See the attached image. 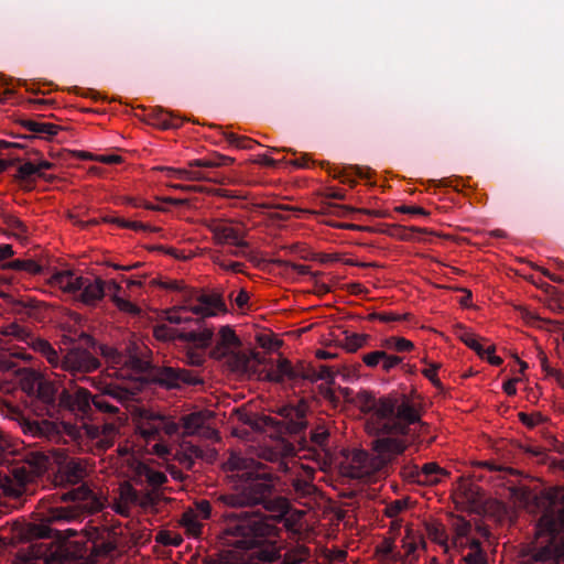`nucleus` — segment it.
I'll list each match as a JSON object with an SVG mask.
<instances>
[{
  "label": "nucleus",
  "instance_id": "nucleus-38",
  "mask_svg": "<svg viewBox=\"0 0 564 564\" xmlns=\"http://www.w3.org/2000/svg\"><path fill=\"white\" fill-rule=\"evenodd\" d=\"M212 261L224 269L225 271H230L235 273L242 272L243 263L238 261H227L220 253H214L212 256Z\"/></svg>",
  "mask_w": 564,
  "mask_h": 564
},
{
  "label": "nucleus",
  "instance_id": "nucleus-61",
  "mask_svg": "<svg viewBox=\"0 0 564 564\" xmlns=\"http://www.w3.org/2000/svg\"><path fill=\"white\" fill-rule=\"evenodd\" d=\"M494 351H495V347L492 345H486L484 359H487L488 362L494 366H499L502 362V359L499 356H496L494 354Z\"/></svg>",
  "mask_w": 564,
  "mask_h": 564
},
{
  "label": "nucleus",
  "instance_id": "nucleus-32",
  "mask_svg": "<svg viewBox=\"0 0 564 564\" xmlns=\"http://www.w3.org/2000/svg\"><path fill=\"white\" fill-rule=\"evenodd\" d=\"M460 341L473 349L480 358H485L486 340L470 332L460 333Z\"/></svg>",
  "mask_w": 564,
  "mask_h": 564
},
{
  "label": "nucleus",
  "instance_id": "nucleus-59",
  "mask_svg": "<svg viewBox=\"0 0 564 564\" xmlns=\"http://www.w3.org/2000/svg\"><path fill=\"white\" fill-rule=\"evenodd\" d=\"M161 430L164 431L167 435H173L178 431V424L175 421L162 415Z\"/></svg>",
  "mask_w": 564,
  "mask_h": 564
},
{
  "label": "nucleus",
  "instance_id": "nucleus-46",
  "mask_svg": "<svg viewBox=\"0 0 564 564\" xmlns=\"http://www.w3.org/2000/svg\"><path fill=\"white\" fill-rule=\"evenodd\" d=\"M3 334L7 335V336H12L19 340H22V341H26L30 334L29 332L21 327L20 325L18 324H10L8 325L4 330H3Z\"/></svg>",
  "mask_w": 564,
  "mask_h": 564
},
{
  "label": "nucleus",
  "instance_id": "nucleus-42",
  "mask_svg": "<svg viewBox=\"0 0 564 564\" xmlns=\"http://www.w3.org/2000/svg\"><path fill=\"white\" fill-rule=\"evenodd\" d=\"M11 268L15 269V270H22V271H25L30 274H37L41 272L42 270V267L35 262L34 260H14L12 263H11Z\"/></svg>",
  "mask_w": 564,
  "mask_h": 564
},
{
  "label": "nucleus",
  "instance_id": "nucleus-51",
  "mask_svg": "<svg viewBox=\"0 0 564 564\" xmlns=\"http://www.w3.org/2000/svg\"><path fill=\"white\" fill-rule=\"evenodd\" d=\"M478 305L471 301V292L460 288V311H476Z\"/></svg>",
  "mask_w": 564,
  "mask_h": 564
},
{
  "label": "nucleus",
  "instance_id": "nucleus-25",
  "mask_svg": "<svg viewBox=\"0 0 564 564\" xmlns=\"http://www.w3.org/2000/svg\"><path fill=\"white\" fill-rule=\"evenodd\" d=\"M369 340L370 335L368 334L345 332L341 346L348 352H356L357 350L368 346Z\"/></svg>",
  "mask_w": 564,
  "mask_h": 564
},
{
  "label": "nucleus",
  "instance_id": "nucleus-29",
  "mask_svg": "<svg viewBox=\"0 0 564 564\" xmlns=\"http://www.w3.org/2000/svg\"><path fill=\"white\" fill-rule=\"evenodd\" d=\"M6 226L9 234L20 241H25L30 235L25 224L15 216H7Z\"/></svg>",
  "mask_w": 564,
  "mask_h": 564
},
{
  "label": "nucleus",
  "instance_id": "nucleus-41",
  "mask_svg": "<svg viewBox=\"0 0 564 564\" xmlns=\"http://www.w3.org/2000/svg\"><path fill=\"white\" fill-rule=\"evenodd\" d=\"M390 350H386L383 360L381 362V369L383 372L389 373L394 368L399 367L404 358L400 355L389 354Z\"/></svg>",
  "mask_w": 564,
  "mask_h": 564
},
{
  "label": "nucleus",
  "instance_id": "nucleus-11",
  "mask_svg": "<svg viewBox=\"0 0 564 564\" xmlns=\"http://www.w3.org/2000/svg\"><path fill=\"white\" fill-rule=\"evenodd\" d=\"M99 366L98 360L88 351L73 349L63 359L62 368L70 372H90Z\"/></svg>",
  "mask_w": 564,
  "mask_h": 564
},
{
  "label": "nucleus",
  "instance_id": "nucleus-17",
  "mask_svg": "<svg viewBox=\"0 0 564 564\" xmlns=\"http://www.w3.org/2000/svg\"><path fill=\"white\" fill-rule=\"evenodd\" d=\"M411 476L417 484L433 486L442 481L447 473L436 463H426L421 468L415 466Z\"/></svg>",
  "mask_w": 564,
  "mask_h": 564
},
{
  "label": "nucleus",
  "instance_id": "nucleus-34",
  "mask_svg": "<svg viewBox=\"0 0 564 564\" xmlns=\"http://www.w3.org/2000/svg\"><path fill=\"white\" fill-rule=\"evenodd\" d=\"M191 313L188 311V304L183 302L182 305L175 306L169 311H166V321L171 324H182L191 321V317L188 315Z\"/></svg>",
  "mask_w": 564,
  "mask_h": 564
},
{
  "label": "nucleus",
  "instance_id": "nucleus-64",
  "mask_svg": "<svg viewBox=\"0 0 564 564\" xmlns=\"http://www.w3.org/2000/svg\"><path fill=\"white\" fill-rule=\"evenodd\" d=\"M519 417L522 423H524L528 426H534L539 423L541 415L540 414H527V413H519Z\"/></svg>",
  "mask_w": 564,
  "mask_h": 564
},
{
  "label": "nucleus",
  "instance_id": "nucleus-18",
  "mask_svg": "<svg viewBox=\"0 0 564 564\" xmlns=\"http://www.w3.org/2000/svg\"><path fill=\"white\" fill-rule=\"evenodd\" d=\"M51 283L63 292L75 294L82 290L84 278L73 271L65 270L53 274Z\"/></svg>",
  "mask_w": 564,
  "mask_h": 564
},
{
  "label": "nucleus",
  "instance_id": "nucleus-36",
  "mask_svg": "<svg viewBox=\"0 0 564 564\" xmlns=\"http://www.w3.org/2000/svg\"><path fill=\"white\" fill-rule=\"evenodd\" d=\"M159 285L165 290L178 292L183 302H185L187 296L188 299L193 296V289H189L182 280L161 281Z\"/></svg>",
  "mask_w": 564,
  "mask_h": 564
},
{
  "label": "nucleus",
  "instance_id": "nucleus-16",
  "mask_svg": "<svg viewBox=\"0 0 564 564\" xmlns=\"http://www.w3.org/2000/svg\"><path fill=\"white\" fill-rule=\"evenodd\" d=\"M138 503L144 506V501H139L135 489L129 482L121 484L112 505L113 510L121 516H128L131 507Z\"/></svg>",
  "mask_w": 564,
  "mask_h": 564
},
{
  "label": "nucleus",
  "instance_id": "nucleus-33",
  "mask_svg": "<svg viewBox=\"0 0 564 564\" xmlns=\"http://www.w3.org/2000/svg\"><path fill=\"white\" fill-rule=\"evenodd\" d=\"M137 473L140 476H144L148 482L154 487H159L167 480L166 476L162 471L153 470L141 463L137 466Z\"/></svg>",
  "mask_w": 564,
  "mask_h": 564
},
{
  "label": "nucleus",
  "instance_id": "nucleus-23",
  "mask_svg": "<svg viewBox=\"0 0 564 564\" xmlns=\"http://www.w3.org/2000/svg\"><path fill=\"white\" fill-rule=\"evenodd\" d=\"M234 162H235V160L230 156H227V155H224L220 153H214L209 158L192 160L187 163V166L215 169V167L229 166Z\"/></svg>",
  "mask_w": 564,
  "mask_h": 564
},
{
  "label": "nucleus",
  "instance_id": "nucleus-28",
  "mask_svg": "<svg viewBox=\"0 0 564 564\" xmlns=\"http://www.w3.org/2000/svg\"><path fill=\"white\" fill-rule=\"evenodd\" d=\"M295 377L292 365L286 359H280L276 364L275 369L270 370L267 373V378L270 381L281 382L285 378L292 379Z\"/></svg>",
  "mask_w": 564,
  "mask_h": 564
},
{
  "label": "nucleus",
  "instance_id": "nucleus-47",
  "mask_svg": "<svg viewBox=\"0 0 564 564\" xmlns=\"http://www.w3.org/2000/svg\"><path fill=\"white\" fill-rule=\"evenodd\" d=\"M77 516V511L73 508H56L52 511L51 519L52 520H70Z\"/></svg>",
  "mask_w": 564,
  "mask_h": 564
},
{
  "label": "nucleus",
  "instance_id": "nucleus-57",
  "mask_svg": "<svg viewBox=\"0 0 564 564\" xmlns=\"http://www.w3.org/2000/svg\"><path fill=\"white\" fill-rule=\"evenodd\" d=\"M437 369L438 365L432 364L423 370V375L436 387L441 384V381L437 378Z\"/></svg>",
  "mask_w": 564,
  "mask_h": 564
},
{
  "label": "nucleus",
  "instance_id": "nucleus-31",
  "mask_svg": "<svg viewBox=\"0 0 564 564\" xmlns=\"http://www.w3.org/2000/svg\"><path fill=\"white\" fill-rule=\"evenodd\" d=\"M159 381L167 388L178 386V382H189L185 371H176L173 368H164L159 376Z\"/></svg>",
  "mask_w": 564,
  "mask_h": 564
},
{
  "label": "nucleus",
  "instance_id": "nucleus-40",
  "mask_svg": "<svg viewBox=\"0 0 564 564\" xmlns=\"http://www.w3.org/2000/svg\"><path fill=\"white\" fill-rule=\"evenodd\" d=\"M185 337L198 347H206L213 338V332L210 329H204L199 333L192 332L185 335Z\"/></svg>",
  "mask_w": 564,
  "mask_h": 564
},
{
  "label": "nucleus",
  "instance_id": "nucleus-13",
  "mask_svg": "<svg viewBox=\"0 0 564 564\" xmlns=\"http://www.w3.org/2000/svg\"><path fill=\"white\" fill-rule=\"evenodd\" d=\"M406 448L404 441L393 437H381L372 443V449L380 460L379 465L387 464L397 455L402 454Z\"/></svg>",
  "mask_w": 564,
  "mask_h": 564
},
{
  "label": "nucleus",
  "instance_id": "nucleus-60",
  "mask_svg": "<svg viewBox=\"0 0 564 564\" xmlns=\"http://www.w3.org/2000/svg\"><path fill=\"white\" fill-rule=\"evenodd\" d=\"M522 381V377H514L506 381L502 386L503 391L508 395H514L517 393V383Z\"/></svg>",
  "mask_w": 564,
  "mask_h": 564
},
{
  "label": "nucleus",
  "instance_id": "nucleus-1",
  "mask_svg": "<svg viewBox=\"0 0 564 564\" xmlns=\"http://www.w3.org/2000/svg\"><path fill=\"white\" fill-rule=\"evenodd\" d=\"M278 520L273 517L250 514L239 519L229 530L236 538L231 549L223 550L216 557H209L207 564H248L242 551L259 547L258 556L265 562H273L280 556L278 544Z\"/></svg>",
  "mask_w": 564,
  "mask_h": 564
},
{
  "label": "nucleus",
  "instance_id": "nucleus-8",
  "mask_svg": "<svg viewBox=\"0 0 564 564\" xmlns=\"http://www.w3.org/2000/svg\"><path fill=\"white\" fill-rule=\"evenodd\" d=\"M213 236L216 245H229L237 248H247L248 243L243 239L241 228L236 226L231 220L224 218H204L202 220Z\"/></svg>",
  "mask_w": 564,
  "mask_h": 564
},
{
  "label": "nucleus",
  "instance_id": "nucleus-15",
  "mask_svg": "<svg viewBox=\"0 0 564 564\" xmlns=\"http://www.w3.org/2000/svg\"><path fill=\"white\" fill-rule=\"evenodd\" d=\"M59 403L76 415L84 416L90 409V394L83 388L77 389L74 393L64 391L59 397Z\"/></svg>",
  "mask_w": 564,
  "mask_h": 564
},
{
  "label": "nucleus",
  "instance_id": "nucleus-2",
  "mask_svg": "<svg viewBox=\"0 0 564 564\" xmlns=\"http://www.w3.org/2000/svg\"><path fill=\"white\" fill-rule=\"evenodd\" d=\"M102 355L107 362L105 377L122 380V383L105 382L104 387L99 388L102 395L94 397L93 403L95 408L102 412H115L117 408L107 400V397H112L119 401L129 400L134 394V387H132L131 381L137 379V375L143 368V362L132 352L127 355L112 347L104 348Z\"/></svg>",
  "mask_w": 564,
  "mask_h": 564
},
{
  "label": "nucleus",
  "instance_id": "nucleus-7",
  "mask_svg": "<svg viewBox=\"0 0 564 564\" xmlns=\"http://www.w3.org/2000/svg\"><path fill=\"white\" fill-rule=\"evenodd\" d=\"M226 466L231 471H237L236 477L243 481L241 485L242 490H251L253 494L250 500L256 501L263 496L265 473L262 470V465L256 463L251 458L241 457L232 454L226 463Z\"/></svg>",
  "mask_w": 564,
  "mask_h": 564
},
{
  "label": "nucleus",
  "instance_id": "nucleus-14",
  "mask_svg": "<svg viewBox=\"0 0 564 564\" xmlns=\"http://www.w3.org/2000/svg\"><path fill=\"white\" fill-rule=\"evenodd\" d=\"M87 475V463L83 459H70L64 465L59 466L55 476V481L58 484H77L82 481Z\"/></svg>",
  "mask_w": 564,
  "mask_h": 564
},
{
  "label": "nucleus",
  "instance_id": "nucleus-22",
  "mask_svg": "<svg viewBox=\"0 0 564 564\" xmlns=\"http://www.w3.org/2000/svg\"><path fill=\"white\" fill-rule=\"evenodd\" d=\"M460 564H487L478 542L460 543Z\"/></svg>",
  "mask_w": 564,
  "mask_h": 564
},
{
  "label": "nucleus",
  "instance_id": "nucleus-54",
  "mask_svg": "<svg viewBox=\"0 0 564 564\" xmlns=\"http://www.w3.org/2000/svg\"><path fill=\"white\" fill-rule=\"evenodd\" d=\"M123 203L131 205L133 207H142L150 210H159L160 208L155 205H152L144 200L141 197H124Z\"/></svg>",
  "mask_w": 564,
  "mask_h": 564
},
{
  "label": "nucleus",
  "instance_id": "nucleus-19",
  "mask_svg": "<svg viewBox=\"0 0 564 564\" xmlns=\"http://www.w3.org/2000/svg\"><path fill=\"white\" fill-rule=\"evenodd\" d=\"M53 166L52 162L44 159H39L34 162H24L18 167L15 178L23 182L33 180L35 176L41 177L44 171L51 170Z\"/></svg>",
  "mask_w": 564,
  "mask_h": 564
},
{
  "label": "nucleus",
  "instance_id": "nucleus-6",
  "mask_svg": "<svg viewBox=\"0 0 564 564\" xmlns=\"http://www.w3.org/2000/svg\"><path fill=\"white\" fill-rule=\"evenodd\" d=\"M50 465L48 456L41 452H31L25 457V464L13 470V478L2 477L1 489L7 496L19 497L23 492L24 485L42 475Z\"/></svg>",
  "mask_w": 564,
  "mask_h": 564
},
{
  "label": "nucleus",
  "instance_id": "nucleus-58",
  "mask_svg": "<svg viewBox=\"0 0 564 564\" xmlns=\"http://www.w3.org/2000/svg\"><path fill=\"white\" fill-rule=\"evenodd\" d=\"M543 497L551 502L561 501L564 502V489L563 488H552L547 490Z\"/></svg>",
  "mask_w": 564,
  "mask_h": 564
},
{
  "label": "nucleus",
  "instance_id": "nucleus-39",
  "mask_svg": "<svg viewBox=\"0 0 564 564\" xmlns=\"http://www.w3.org/2000/svg\"><path fill=\"white\" fill-rule=\"evenodd\" d=\"M34 347L40 350L47 359V361L52 366H57L58 364V355L54 350V348L50 345V343L45 340H36L35 343H32Z\"/></svg>",
  "mask_w": 564,
  "mask_h": 564
},
{
  "label": "nucleus",
  "instance_id": "nucleus-5",
  "mask_svg": "<svg viewBox=\"0 0 564 564\" xmlns=\"http://www.w3.org/2000/svg\"><path fill=\"white\" fill-rule=\"evenodd\" d=\"M240 340L229 326H223L218 339L210 351L214 359H225L227 367L235 373L251 377L258 371L259 355L253 351H240Z\"/></svg>",
  "mask_w": 564,
  "mask_h": 564
},
{
  "label": "nucleus",
  "instance_id": "nucleus-45",
  "mask_svg": "<svg viewBox=\"0 0 564 564\" xmlns=\"http://www.w3.org/2000/svg\"><path fill=\"white\" fill-rule=\"evenodd\" d=\"M408 507V500L398 499L388 503L384 508V514L389 518H394L404 511Z\"/></svg>",
  "mask_w": 564,
  "mask_h": 564
},
{
  "label": "nucleus",
  "instance_id": "nucleus-10",
  "mask_svg": "<svg viewBox=\"0 0 564 564\" xmlns=\"http://www.w3.org/2000/svg\"><path fill=\"white\" fill-rule=\"evenodd\" d=\"M185 303L188 304V311L192 314L203 317L215 316L220 312H225V305L217 295H199L198 292L193 290V296L186 299Z\"/></svg>",
  "mask_w": 564,
  "mask_h": 564
},
{
  "label": "nucleus",
  "instance_id": "nucleus-44",
  "mask_svg": "<svg viewBox=\"0 0 564 564\" xmlns=\"http://www.w3.org/2000/svg\"><path fill=\"white\" fill-rule=\"evenodd\" d=\"M386 349L382 348L380 350H373L367 354H364L361 359L362 362L369 368H376L381 365L384 357Z\"/></svg>",
  "mask_w": 564,
  "mask_h": 564
},
{
  "label": "nucleus",
  "instance_id": "nucleus-24",
  "mask_svg": "<svg viewBox=\"0 0 564 564\" xmlns=\"http://www.w3.org/2000/svg\"><path fill=\"white\" fill-rule=\"evenodd\" d=\"M380 346L386 350L394 351L398 354H408L415 349L413 341L401 336L386 337L380 341Z\"/></svg>",
  "mask_w": 564,
  "mask_h": 564
},
{
  "label": "nucleus",
  "instance_id": "nucleus-43",
  "mask_svg": "<svg viewBox=\"0 0 564 564\" xmlns=\"http://www.w3.org/2000/svg\"><path fill=\"white\" fill-rule=\"evenodd\" d=\"M153 335L156 339L166 341L176 338L177 332L165 324H160L154 327Z\"/></svg>",
  "mask_w": 564,
  "mask_h": 564
},
{
  "label": "nucleus",
  "instance_id": "nucleus-56",
  "mask_svg": "<svg viewBox=\"0 0 564 564\" xmlns=\"http://www.w3.org/2000/svg\"><path fill=\"white\" fill-rule=\"evenodd\" d=\"M369 317L370 319H377L382 323L397 322L403 318L401 315L395 313H375L371 314Z\"/></svg>",
  "mask_w": 564,
  "mask_h": 564
},
{
  "label": "nucleus",
  "instance_id": "nucleus-3",
  "mask_svg": "<svg viewBox=\"0 0 564 564\" xmlns=\"http://www.w3.org/2000/svg\"><path fill=\"white\" fill-rule=\"evenodd\" d=\"M420 420L415 404L405 397L378 400L367 421L366 429L373 434H404L408 425Z\"/></svg>",
  "mask_w": 564,
  "mask_h": 564
},
{
  "label": "nucleus",
  "instance_id": "nucleus-4",
  "mask_svg": "<svg viewBox=\"0 0 564 564\" xmlns=\"http://www.w3.org/2000/svg\"><path fill=\"white\" fill-rule=\"evenodd\" d=\"M67 536L56 541H42V539L51 536V530L46 524H29L26 535L37 541L28 546L25 553L22 551L21 557L25 560H40L44 564H64L72 557L83 555V549L77 542L69 541L75 535L73 530L66 531Z\"/></svg>",
  "mask_w": 564,
  "mask_h": 564
},
{
  "label": "nucleus",
  "instance_id": "nucleus-49",
  "mask_svg": "<svg viewBox=\"0 0 564 564\" xmlns=\"http://www.w3.org/2000/svg\"><path fill=\"white\" fill-rule=\"evenodd\" d=\"M394 210L398 213L409 214L412 216L427 217L430 215V213L426 209H424L421 206H415V205H412V206L400 205V206L395 207Z\"/></svg>",
  "mask_w": 564,
  "mask_h": 564
},
{
  "label": "nucleus",
  "instance_id": "nucleus-30",
  "mask_svg": "<svg viewBox=\"0 0 564 564\" xmlns=\"http://www.w3.org/2000/svg\"><path fill=\"white\" fill-rule=\"evenodd\" d=\"M181 524L185 528L186 533L194 538L202 534V519L197 517V512L186 510L182 516Z\"/></svg>",
  "mask_w": 564,
  "mask_h": 564
},
{
  "label": "nucleus",
  "instance_id": "nucleus-27",
  "mask_svg": "<svg viewBox=\"0 0 564 564\" xmlns=\"http://www.w3.org/2000/svg\"><path fill=\"white\" fill-rule=\"evenodd\" d=\"M22 126L28 131L39 134V135L53 137V135H56L59 131V127L54 123H51V122L24 120V121H22Z\"/></svg>",
  "mask_w": 564,
  "mask_h": 564
},
{
  "label": "nucleus",
  "instance_id": "nucleus-9",
  "mask_svg": "<svg viewBox=\"0 0 564 564\" xmlns=\"http://www.w3.org/2000/svg\"><path fill=\"white\" fill-rule=\"evenodd\" d=\"M213 419L210 411L193 412L182 417V426L185 435H199L208 440H219L218 432L210 426Z\"/></svg>",
  "mask_w": 564,
  "mask_h": 564
},
{
  "label": "nucleus",
  "instance_id": "nucleus-26",
  "mask_svg": "<svg viewBox=\"0 0 564 564\" xmlns=\"http://www.w3.org/2000/svg\"><path fill=\"white\" fill-rule=\"evenodd\" d=\"M426 534L427 536L440 544V546L443 549L444 553H447L451 549L447 535L445 533V528L442 523L437 521H430L425 524Z\"/></svg>",
  "mask_w": 564,
  "mask_h": 564
},
{
  "label": "nucleus",
  "instance_id": "nucleus-20",
  "mask_svg": "<svg viewBox=\"0 0 564 564\" xmlns=\"http://www.w3.org/2000/svg\"><path fill=\"white\" fill-rule=\"evenodd\" d=\"M105 294L104 282L100 279H86L79 293V300L86 305H95Z\"/></svg>",
  "mask_w": 564,
  "mask_h": 564
},
{
  "label": "nucleus",
  "instance_id": "nucleus-48",
  "mask_svg": "<svg viewBox=\"0 0 564 564\" xmlns=\"http://www.w3.org/2000/svg\"><path fill=\"white\" fill-rule=\"evenodd\" d=\"M104 438H100L99 444L102 448H107L112 445V441L117 434L116 426L113 424H106L102 429Z\"/></svg>",
  "mask_w": 564,
  "mask_h": 564
},
{
  "label": "nucleus",
  "instance_id": "nucleus-21",
  "mask_svg": "<svg viewBox=\"0 0 564 564\" xmlns=\"http://www.w3.org/2000/svg\"><path fill=\"white\" fill-rule=\"evenodd\" d=\"M160 171L164 172L166 177L174 180H184V181H213L217 182L208 177L204 172L195 170V167H186V169H175V167H159Z\"/></svg>",
  "mask_w": 564,
  "mask_h": 564
},
{
  "label": "nucleus",
  "instance_id": "nucleus-55",
  "mask_svg": "<svg viewBox=\"0 0 564 564\" xmlns=\"http://www.w3.org/2000/svg\"><path fill=\"white\" fill-rule=\"evenodd\" d=\"M328 438V432L325 427L323 426H319L317 427L316 430H314L312 432V435H311V440L316 444V445H324L326 443Z\"/></svg>",
  "mask_w": 564,
  "mask_h": 564
},
{
  "label": "nucleus",
  "instance_id": "nucleus-37",
  "mask_svg": "<svg viewBox=\"0 0 564 564\" xmlns=\"http://www.w3.org/2000/svg\"><path fill=\"white\" fill-rule=\"evenodd\" d=\"M307 556H308V550L303 545H299V546H295L284 553L282 563L283 564H300V563L304 562L307 558Z\"/></svg>",
  "mask_w": 564,
  "mask_h": 564
},
{
  "label": "nucleus",
  "instance_id": "nucleus-50",
  "mask_svg": "<svg viewBox=\"0 0 564 564\" xmlns=\"http://www.w3.org/2000/svg\"><path fill=\"white\" fill-rule=\"evenodd\" d=\"M69 499L74 501L85 502L93 497V492L85 486H82L67 494Z\"/></svg>",
  "mask_w": 564,
  "mask_h": 564
},
{
  "label": "nucleus",
  "instance_id": "nucleus-62",
  "mask_svg": "<svg viewBox=\"0 0 564 564\" xmlns=\"http://www.w3.org/2000/svg\"><path fill=\"white\" fill-rule=\"evenodd\" d=\"M256 145H259V143L248 137L240 135V139L237 143V149L242 150H252Z\"/></svg>",
  "mask_w": 564,
  "mask_h": 564
},
{
  "label": "nucleus",
  "instance_id": "nucleus-12",
  "mask_svg": "<svg viewBox=\"0 0 564 564\" xmlns=\"http://www.w3.org/2000/svg\"><path fill=\"white\" fill-rule=\"evenodd\" d=\"M134 422L140 434L145 438H151L161 431L162 415L152 410L140 408L134 412Z\"/></svg>",
  "mask_w": 564,
  "mask_h": 564
},
{
  "label": "nucleus",
  "instance_id": "nucleus-35",
  "mask_svg": "<svg viewBox=\"0 0 564 564\" xmlns=\"http://www.w3.org/2000/svg\"><path fill=\"white\" fill-rule=\"evenodd\" d=\"M375 556L382 562L390 563L397 560L393 552V541L384 539L376 546Z\"/></svg>",
  "mask_w": 564,
  "mask_h": 564
},
{
  "label": "nucleus",
  "instance_id": "nucleus-53",
  "mask_svg": "<svg viewBox=\"0 0 564 564\" xmlns=\"http://www.w3.org/2000/svg\"><path fill=\"white\" fill-rule=\"evenodd\" d=\"M541 368L546 373V376L554 377L556 381L564 387L562 373L550 367L547 359L544 355H541Z\"/></svg>",
  "mask_w": 564,
  "mask_h": 564
},
{
  "label": "nucleus",
  "instance_id": "nucleus-52",
  "mask_svg": "<svg viewBox=\"0 0 564 564\" xmlns=\"http://www.w3.org/2000/svg\"><path fill=\"white\" fill-rule=\"evenodd\" d=\"M189 511L197 512V517L202 520H206L210 517L212 507L207 500H202L195 503L194 509H188Z\"/></svg>",
  "mask_w": 564,
  "mask_h": 564
},
{
  "label": "nucleus",
  "instance_id": "nucleus-63",
  "mask_svg": "<svg viewBox=\"0 0 564 564\" xmlns=\"http://www.w3.org/2000/svg\"><path fill=\"white\" fill-rule=\"evenodd\" d=\"M95 160L105 164H118L122 161V158L117 154H109V155H97L95 156Z\"/></svg>",
  "mask_w": 564,
  "mask_h": 564
}]
</instances>
